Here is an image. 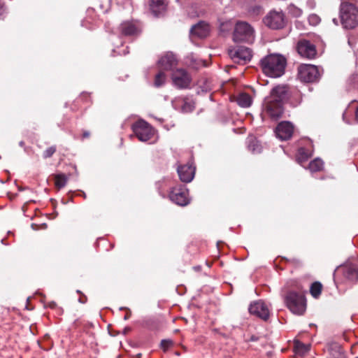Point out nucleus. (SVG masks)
I'll return each mask as SVG.
<instances>
[{"mask_svg": "<svg viewBox=\"0 0 358 358\" xmlns=\"http://www.w3.org/2000/svg\"><path fill=\"white\" fill-rule=\"evenodd\" d=\"M290 290L285 296V302L287 308L294 314L302 315L306 309V301L303 292Z\"/></svg>", "mask_w": 358, "mask_h": 358, "instance_id": "3", "label": "nucleus"}, {"mask_svg": "<svg viewBox=\"0 0 358 358\" xmlns=\"http://www.w3.org/2000/svg\"><path fill=\"white\" fill-rule=\"evenodd\" d=\"M6 14V8L3 3L0 1V20H3Z\"/></svg>", "mask_w": 358, "mask_h": 358, "instance_id": "35", "label": "nucleus"}, {"mask_svg": "<svg viewBox=\"0 0 358 358\" xmlns=\"http://www.w3.org/2000/svg\"><path fill=\"white\" fill-rule=\"evenodd\" d=\"M322 290V285L320 282H314L311 284L310 287V294L315 299H317Z\"/></svg>", "mask_w": 358, "mask_h": 358, "instance_id": "24", "label": "nucleus"}, {"mask_svg": "<svg viewBox=\"0 0 358 358\" xmlns=\"http://www.w3.org/2000/svg\"><path fill=\"white\" fill-rule=\"evenodd\" d=\"M195 171V166L190 164L178 166L177 169L180 180L186 183L190 182L194 179Z\"/></svg>", "mask_w": 358, "mask_h": 358, "instance_id": "16", "label": "nucleus"}, {"mask_svg": "<svg viewBox=\"0 0 358 358\" xmlns=\"http://www.w3.org/2000/svg\"><path fill=\"white\" fill-rule=\"evenodd\" d=\"M173 345V341L171 339L162 340L160 347L164 352H166L168 349Z\"/></svg>", "mask_w": 358, "mask_h": 358, "instance_id": "30", "label": "nucleus"}, {"mask_svg": "<svg viewBox=\"0 0 358 358\" xmlns=\"http://www.w3.org/2000/svg\"><path fill=\"white\" fill-rule=\"evenodd\" d=\"M47 306L52 309H54L57 307V303H56V302H55L53 301H49L47 303Z\"/></svg>", "mask_w": 358, "mask_h": 358, "instance_id": "37", "label": "nucleus"}, {"mask_svg": "<svg viewBox=\"0 0 358 358\" xmlns=\"http://www.w3.org/2000/svg\"><path fill=\"white\" fill-rule=\"evenodd\" d=\"M324 163L320 159H315L309 163L308 169L311 172H318L322 170Z\"/></svg>", "mask_w": 358, "mask_h": 358, "instance_id": "25", "label": "nucleus"}, {"mask_svg": "<svg viewBox=\"0 0 358 358\" xmlns=\"http://www.w3.org/2000/svg\"><path fill=\"white\" fill-rule=\"evenodd\" d=\"M210 28L209 24L204 21H200L193 25L190 29V35L192 37L204 38L210 34Z\"/></svg>", "mask_w": 358, "mask_h": 358, "instance_id": "18", "label": "nucleus"}, {"mask_svg": "<svg viewBox=\"0 0 358 358\" xmlns=\"http://www.w3.org/2000/svg\"><path fill=\"white\" fill-rule=\"evenodd\" d=\"M283 259H285L286 262H289L292 265L294 266H301V261L298 258H291L287 259L284 257Z\"/></svg>", "mask_w": 358, "mask_h": 358, "instance_id": "32", "label": "nucleus"}, {"mask_svg": "<svg viewBox=\"0 0 358 358\" xmlns=\"http://www.w3.org/2000/svg\"><path fill=\"white\" fill-rule=\"evenodd\" d=\"M90 136V132L88 131H83V134H82V138H87Z\"/></svg>", "mask_w": 358, "mask_h": 358, "instance_id": "38", "label": "nucleus"}, {"mask_svg": "<svg viewBox=\"0 0 358 358\" xmlns=\"http://www.w3.org/2000/svg\"><path fill=\"white\" fill-rule=\"evenodd\" d=\"M287 60L279 54H270L260 60L262 72L271 78H279L285 73Z\"/></svg>", "mask_w": 358, "mask_h": 358, "instance_id": "2", "label": "nucleus"}, {"mask_svg": "<svg viewBox=\"0 0 358 358\" xmlns=\"http://www.w3.org/2000/svg\"><path fill=\"white\" fill-rule=\"evenodd\" d=\"M130 316H131V313H130V312H129V313H127L125 315V316H124V319L125 320H128V319L130 317Z\"/></svg>", "mask_w": 358, "mask_h": 358, "instance_id": "39", "label": "nucleus"}, {"mask_svg": "<svg viewBox=\"0 0 358 358\" xmlns=\"http://www.w3.org/2000/svg\"><path fill=\"white\" fill-rule=\"evenodd\" d=\"M294 127L289 122L279 123L275 129L276 136L282 141L290 138L293 134Z\"/></svg>", "mask_w": 358, "mask_h": 358, "instance_id": "19", "label": "nucleus"}, {"mask_svg": "<svg viewBox=\"0 0 358 358\" xmlns=\"http://www.w3.org/2000/svg\"><path fill=\"white\" fill-rule=\"evenodd\" d=\"M132 129L136 137L141 141H148L155 135V130L147 122L140 120L136 122Z\"/></svg>", "mask_w": 358, "mask_h": 358, "instance_id": "7", "label": "nucleus"}, {"mask_svg": "<svg viewBox=\"0 0 358 358\" xmlns=\"http://www.w3.org/2000/svg\"><path fill=\"white\" fill-rule=\"evenodd\" d=\"M166 75L163 71H161L155 76L154 85L157 87H159L165 83Z\"/></svg>", "mask_w": 358, "mask_h": 358, "instance_id": "27", "label": "nucleus"}, {"mask_svg": "<svg viewBox=\"0 0 358 358\" xmlns=\"http://www.w3.org/2000/svg\"><path fill=\"white\" fill-rule=\"evenodd\" d=\"M295 94L300 98L299 92L292 90L287 85H279L274 87L269 96H266L264 102L265 113L272 119L277 120L281 117L283 113V105Z\"/></svg>", "mask_w": 358, "mask_h": 358, "instance_id": "1", "label": "nucleus"}, {"mask_svg": "<svg viewBox=\"0 0 358 358\" xmlns=\"http://www.w3.org/2000/svg\"><path fill=\"white\" fill-rule=\"evenodd\" d=\"M19 145H20V146L23 147L24 145V141H20L19 143Z\"/></svg>", "mask_w": 358, "mask_h": 358, "instance_id": "41", "label": "nucleus"}, {"mask_svg": "<svg viewBox=\"0 0 358 358\" xmlns=\"http://www.w3.org/2000/svg\"><path fill=\"white\" fill-rule=\"evenodd\" d=\"M150 10L155 16L164 11L166 7V0H151Z\"/></svg>", "mask_w": 358, "mask_h": 358, "instance_id": "20", "label": "nucleus"}, {"mask_svg": "<svg viewBox=\"0 0 358 358\" xmlns=\"http://www.w3.org/2000/svg\"><path fill=\"white\" fill-rule=\"evenodd\" d=\"M338 358H345V357H344V356L343 355H340Z\"/></svg>", "mask_w": 358, "mask_h": 358, "instance_id": "42", "label": "nucleus"}, {"mask_svg": "<svg viewBox=\"0 0 358 358\" xmlns=\"http://www.w3.org/2000/svg\"><path fill=\"white\" fill-rule=\"evenodd\" d=\"M249 312L251 315H255L264 321H266L270 315L268 306L261 300L252 303L249 307Z\"/></svg>", "mask_w": 358, "mask_h": 358, "instance_id": "13", "label": "nucleus"}, {"mask_svg": "<svg viewBox=\"0 0 358 358\" xmlns=\"http://www.w3.org/2000/svg\"><path fill=\"white\" fill-rule=\"evenodd\" d=\"M236 102L240 106L248 108L252 103V98L248 94L243 92L238 95Z\"/></svg>", "mask_w": 358, "mask_h": 358, "instance_id": "21", "label": "nucleus"}, {"mask_svg": "<svg viewBox=\"0 0 358 358\" xmlns=\"http://www.w3.org/2000/svg\"><path fill=\"white\" fill-rule=\"evenodd\" d=\"M169 196L171 201L180 206H187L190 201L188 189L185 185L181 184L173 187Z\"/></svg>", "mask_w": 358, "mask_h": 358, "instance_id": "6", "label": "nucleus"}, {"mask_svg": "<svg viewBox=\"0 0 358 358\" xmlns=\"http://www.w3.org/2000/svg\"><path fill=\"white\" fill-rule=\"evenodd\" d=\"M231 58L238 64H245L252 58V51L245 46H236L229 50Z\"/></svg>", "mask_w": 358, "mask_h": 358, "instance_id": "10", "label": "nucleus"}, {"mask_svg": "<svg viewBox=\"0 0 358 358\" xmlns=\"http://www.w3.org/2000/svg\"><path fill=\"white\" fill-rule=\"evenodd\" d=\"M253 29L247 22H238L233 34L235 42L252 43L254 40Z\"/></svg>", "mask_w": 358, "mask_h": 358, "instance_id": "5", "label": "nucleus"}, {"mask_svg": "<svg viewBox=\"0 0 358 358\" xmlns=\"http://www.w3.org/2000/svg\"><path fill=\"white\" fill-rule=\"evenodd\" d=\"M355 117L356 120L358 122V107L357 108L356 112H355Z\"/></svg>", "mask_w": 358, "mask_h": 358, "instance_id": "40", "label": "nucleus"}, {"mask_svg": "<svg viewBox=\"0 0 358 358\" xmlns=\"http://www.w3.org/2000/svg\"><path fill=\"white\" fill-rule=\"evenodd\" d=\"M297 51L301 56L308 59H313L317 54L315 46L306 40L298 43Z\"/></svg>", "mask_w": 358, "mask_h": 358, "instance_id": "15", "label": "nucleus"}, {"mask_svg": "<svg viewBox=\"0 0 358 358\" xmlns=\"http://www.w3.org/2000/svg\"><path fill=\"white\" fill-rule=\"evenodd\" d=\"M178 64L176 56L170 52L164 55L158 61V67L161 71H171Z\"/></svg>", "mask_w": 358, "mask_h": 358, "instance_id": "14", "label": "nucleus"}, {"mask_svg": "<svg viewBox=\"0 0 358 358\" xmlns=\"http://www.w3.org/2000/svg\"><path fill=\"white\" fill-rule=\"evenodd\" d=\"M119 29L124 36H136L141 32L138 25L134 21H124L120 24Z\"/></svg>", "mask_w": 358, "mask_h": 358, "instance_id": "17", "label": "nucleus"}, {"mask_svg": "<svg viewBox=\"0 0 358 358\" xmlns=\"http://www.w3.org/2000/svg\"><path fill=\"white\" fill-rule=\"evenodd\" d=\"M77 293L80 295L78 301L80 303H85L87 301V297L81 291L77 290Z\"/></svg>", "mask_w": 358, "mask_h": 358, "instance_id": "33", "label": "nucleus"}, {"mask_svg": "<svg viewBox=\"0 0 358 358\" xmlns=\"http://www.w3.org/2000/svg\"><path fill=\"white\" fill-rule=\"evenodd\" d=\"M57 151V146L52 145L48 148H46L43 152V157L44 159H48L51 157Z\"/></svg>", "mask_w": 358, "mask_h": 358, "instance_id": "29", "label": "nucleus"}, {"mask_svg": "<svg viewBox=\"0 0 358 358\" xmlns=\"http://www.w3.org/2000/svg\"><path fill=\"white\" fill-rule=\"evenodd\" d=\"M340 15L343 25L347 29H352L358 23V10L353 4L343 3Z\"/></svg>", "mask_w": 358, "mask_h": 358, "instance_id": "4", "label": "nucleus"}, {"mask_svg": "<svg viewBox=\"0 0 358 358\" xmlns=\"http://www.w3.org/2000/svg\"><path fill=\"white\" fill-rule=\"evenodd\" d=\"M320 73L317 67L311 64H301L298 68V77L304 83H314L319 80Z\"/></svg>", "mask_w": 358, "mask_h": 358, "instance_id": "8", "label": "nucleus"}, {"mask_svg": "<svg viewBox=\"0 0 358 358\" xmlns=\"http://www.w3.org/2000/svg\"><path fill=\"white\" fill-rule=\"evenodd\" d=\"M310 155L308 153L306 150L303 148H301L298 150V154L296 156L297 162L302 164V163L306 162L309 158Z\"/></svg>", "mask_w": 358, "mask_h": 358, "instance_id": "26", "label": "nucleus"}, {"mask_svg": "<svg viewBox=\"0 0 358 358\" xmlns=\"http://www.w3.org/2000/svg\"><path fill=\"white\" fill-rule=\"evenodd\" d=\"M54 179L55 185L58 189L63 188L67 182V177L64 173L54 175Z\"/></svg>", "mask_w": 358, "mask_h": 358, "instance_id": "23", "label": "nucleus"}, {"mask_svg": "<svg viewBox=\"0 0 358 358\" xmlns=\"http://www.w3.org/2000/svg\"><path fill=\"white\" fill-rule=\"evenodd\" d=\"M248 148L252 153H260L262 151V145L255 137L248 139Z\"/></svg>", "mask_w": 358, "mask_h": 358, "instance_id": "22", "label": "nucleus"}, {"mask_svg": "<svg viewBox=\"0 0 358 358\" xmlns=\"http://www.w3.org/2000/svg\"><path fill=\"white\" fill-rule=\"evenodd\" d=\"M308 20L310 23L313 24H317L320 21L319 17L316 15H310Z\"/></svg>", "mask_w": 358, "mask_h": 358, "instance_id": "36", "label": "nucleus"}, {"mask_svg": "<svg viewBox=\"0 0 358 358\" xmlns=\"http://www.w3.org/2000/svg\"><path fill=\"white\" fill-rule=\"evenodd\" d=\"M264 22L271 29H280L285 24V16L281 12L271 11L265 17Z\"/></svg>", "mask_w": 358, "mask_h": 358, "instance_id": "11", "label": "nucleus"}, {"mask_svg": "<svg viewBox=\"0 0 358 358\" xmlns=\"http://www.w3.org/2000/svg\"><path fill=\"white\" fill-rule=\"evenodd\" d=\"M90 99V95L89 93H87V92H83L82 93L80 96L77 99V101H86L87 99Z\"/></svg>", "mask_w": 358, "mask_h": 358, "instance_id": "34", "label": "nucleus"}, {"mask_svg": "<svg viewBox=\"0 0 358 358\" xmlns=\"http://www.w3.org/2000/svg\"><path fill=\"white\" fill-rule=\"evenodd\" d=\"M340 274L352 283L358 282V266L356 264L348 263L338 267L334 273L335 281Z\"/></svg>", "mask_w": 358, "mask_h": 358, "instance_id": "9", "label": "nucleus"}, {"mask_svg": "<svg viewBox=\"0 0 358 358\" xmlns=\"http://www.w3.org/2000/svg\"><path fill=\"white\" fill-rule=\"evenodd\" d=\"M172 80L176 87L185 89L189 87L192 78L187 71L179 69L172 73Z\"/></svg>", "mask_w": 358, "mask_h": 358, "instance_id": "12", "label": "nucleus"}, {"mask_svg": "<svg viewBox=\"0 0 358 358\" xmlns=\"http://www.w3.org/2000/svg\"><path fill=\"white\" fill-rule=\"evenodd\" d=\"M294 350L297 353H304L309 350V347L303 343L296 341L294 342Z\"/></svg>", "mask_w": 358, "mask_h": 358, "instance_id": "28", "label": "nucleus"}, {"mask_svg": "<svg viewBox=\"0 0 358 358\" xmlns=\"http://www.w3.org/2000/svg\"><path fill=\"white\" fill-rule=\"evenodd\" d=\"M182 110L185 113L191 112L194 110V106L192 104V103L185 100L184 103L182 106Z\"/></svg>", "mask_w": 358, "mask_h": 358, "instance_id": "31", "label": "nucleus"}, {"mask_svg": "<svg viewBox=\"0 0 358 358\" xmlns=\"http://www.w3.org/2000/svg\"><path fill=\"white\" fill-rule=\"evenodd\" d=\"M356 358H358V357H356Z\"/></svg>", "mask_w": 358, "mask_h": 358, "instance_id": "43", "label": "nucleus"}]
</instances>
